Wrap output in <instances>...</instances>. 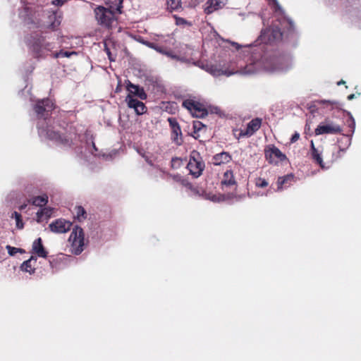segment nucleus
<instances>
[{"mask_svg": "<svg viewBox=\"0 0 361 361\" xmlns=\"http://www.w3.org/2000/svg\"><path fill=\"white\" fill-rule=\"evenodd\" d=\"M292 66L291 59L288 56H267L259 59L254 58L245 67L240 66L235 71L223 70L216 65L211 64L209 73L214 77L225 75L230 76L235 73L252 75L260 72L269 73H281L288 71Z\"/></svg>", "mask_w": 361, "mask_h": 361, "instance_id": "nucleus-1", "label": "nucleus"}, {"mask_svg": "<svg viewBox=\"0 0 361 361\" xmlns=\"http://www.w3.org/2000/svg\"><path fill=\"white\" fill-rule=\"evenodd\" d=\"M126 89L129 92L125 99L128 107L133 109L137 115L144 114L147 111L146 106L142 102L134 98V96H135L142 100L146 99L147 96L144 89L139 85L131 83L130 81H128Z\"/></svg>", "mask_w": 361, "mask_h": 361, "instance_id": "nucleus-2", "label": "nucleus"}, {"mask_svg": "<svg viewBox=\"0 0 361 361\" xmlns=\"http://www.w3.org/2000/svg\"><path fill=\"white\" fill-rule=\"evenodd\" d=\"M19 16L30 28L44 26L42 18L45 16V11L42 8L37 7V9L32 10V8L25 6Z\"/></svg>", "mask_w": 361, "mask_h": 361, "instance_id": "nucleus-3", "label": "nucleus"}, {"mask_svg": "<svg viewBox=\"0 0 361 361\" xmlns=\"http://www.w3.org/2000/svg\"><path fill=\"white\" fill-rule=\"evenodd\" d=\"M94 12L97 23L102 27L109 28L116 20L114 13L109 8L99 6L95 8Z\"/></svg>", "mask_w": 361, "mask_h": 361, "instance_id": "nucleus-4", "label": "nucleus"}, {"mask_svg": "<svg viewBox=\"0 0 361 361\" xmlns=\"http://www.w3.org/2000/svg\"><path fill=\"white\" fill-rule=\"evenodd\" d=\"M68 241L71 244L72 252L75 255H80L84 247L83 231L80 227H75L71 232Z\"/></svg>", "mask_w": 361, "mask_h": 361, "instance_id": "nucleus-5", "label": "nucleus"}, {"mask_svg": "<svg viewBox=\"0 0 361 361\" xmlns=\"http://www.w3.org/2000/svg\"><path fill=\"white\" fill-rule=\"evenodd\" d=\"M187 168L190 173L195 178H197L202 174L204 169V163L198 153L193 152L191 154Z\"/></svg>", "mask_w": 361, "mask_h": 361, "instance_id": "nucleus-6", "label": "nucleus"}, {"mask_svg": "<svg viewBox=\"0 0 361 361\" xmlns=\"http://www.w3.org/2000/svg\"><path fill=\"white\" fill-rule=\"evenodd\" d=\"M183 106L187 109L194 117L203 118L207 115V109L198 102L187 99L183 102Z\"/></svg>", "mask_w": 361, "mask_h": 361, "instance_id": "nucleus-7", "label": "nucleus"}, {"mask_svg": "<svg viewBox=\"0 0 361 361\" xmlns=\"http://www.w3.org/2000/svg\"><path fill=\"white\" fill-rule=\"evenodd\" d=\"M262 120L259 118H255L251 120L247 125L245 130H236L238 134L234 133L236 138L240 139L242 137H251L261 127Z\"/></svg>", "mask_w": 361, "mask_h": 361, "instance_id": "nucleus-8", "label": "nucleus"}, {"mask_svg": "<svg viewBox=\"0 0 361 361\" xmlns=\"http://www.w3.org/2000/svg\"><path fill=\"white\" fill-rule=\"evenodd\" d=\"M266 159L270 163L277 164L286 159V155L274 145H269L264 150Z\"/></svg>", "mask_w": 361, "mask_h": 361, "instance_id": "nucleus-9", "label": "nucleus"}, {"mask_svg": "<svg viewBox=\"0 0 361 361\" xmlns=\"http://www.w3.org/2000/svg\"><path fill=\"white\" fill-rule=\"evenodd\" d=\"M38 132L41 137H47L51 140L55 141L57 144L66 145L69 143V140L67 138L62 137L57 132L49 128L45 129L42 128L39 123H38Z\"/></svg>", "mask_w": 361, "mask_h": 361, "instance_id": "nucleus-10", "label": "nucleus"}, {"mask_svg": "<svg viewBox=\"0 0 361 361\" xmlns=\"http://www.w3.org/2000/svg\"><path fill=\"white\" fill-rule=\"evenodd\" d=\"M261 40L265 43H272L280 40L282 37V32L278 27H269L262 31Z\"/></svg>", "mask_w": 361, "mask_h": 361, "instance_id": "nucleus-11", "label": "nucleus"}, {"mask_svg": "<svg viewBox=\"0 0 361 361\" xmlns=\"http://www.w3.org/2000/svg\"><path fill=\"white\" fill-rule=\"evenodd\" d=\"M34 109L39 116L46 118V116L54 109V104L51 99H44L38 101Z\"/></svg>", "mask_w": 361, "mask_h": 361, "instance_id": "nucleus-12", "label": "nucleus"}, {"mask_svg": "<svg viewBox=\"0 0 361 361\" xmlns=\"http://www.w3.org/2000/svg\"><path fill=\"white\" fill-rule=\"evenodd\" d=\"M342 129L340 126L333 122H324L319 124L315 129V135H319L323 134H337L341 133Z\"/></svg>", "mask_w": 361, "mask_h": 361, "instance_id": "nucleus-13", "label": "nucleus"}, {"mask_svg": "<svg viewBox=\"0 0 361 361\" xmlns=\"http://www.w3.org/2000/svg\"><path fill=\"white\" fill-rule=\"evenodd\" d=\"M72 224L62 219H57L49 224L50 230L54 233H63L71 229Z\"/></svg>", "mask_w": 361, "mask_h": 361, "instance_id": "nucleus-14", "label": "nucleus"}, {"mask_svg": "<svg viewBox=\"0 0 361 361\" xmlns=\"http://www.w3.org/2000/svg\"><path fill=\"white\" fill-rule=\"evenodd\" d=\"M37 262V257L31 256L30 259L23 262L20 265V269L23 271L32 274L35 271V266Z\"/></svg>", "mask_w": 361, "mask_h": 361, "instance_id": "nucleus-15", "label": "nucleus"}, {"mask_svg": "<svg viewBox=\"0 0 361 361\" xmlns=\"http://www.w3.org/2000/svg\"><path fill=\"white\" fill-rule=\"evenodd\" d=\"M32 252L37 254L39 257L46 258L47 257V252L44 247L40 238H38L33 242Z\"/></svg>", "mask_w": 361, "mask_h": 361, "instance_id": "nucleus-16", "label": "nucleus"}, {"mask_svg": "<svg viewBox=\"0 0 361 361\" xmlns=\"http://www.w3.org/2000/svg\"><path fill=\"white\" fill-rule=\"evenodd\" d=\"M143 44L147 46L148 47L153 49L156 50L157 52L162 54L164 55L167 56L168 57L171 59H179V56L176 54H174L173 52L170 51H166L161 48V47L157 46L154 43L149 42H143Z\"/></svg>", "mask_w": 361, "mask_h": 361, "instance_id": "nucleus-17", "label": "nucleus"}, {"mask_svg": "<svg viewBox=\"0 0 361 361\" xmlns=\"http://www.w3.org/2000/svg\"><path fill=\"white\" fill-rule=\"evenodd\" d=\"M231 160V157L228 152H221L213 157L212 161L214 165H221L228 163Z\"/></svg>", "mask_w": 361, "mask_h": 361, "instance_id": "nucleus-18", "label": "nucleus"}, {"mask_svg": "<svg viewBox=\"0 0 361 361\" xmlns=\"http://www.w3.org/2000/svg\"><path fill=\"white\" fill-rule=\"evenodd\" d=\"M217 1L216 0H207L204 5V11L206 14L209 15L213 12L221 8L220 6L216 5Z\"/></svg>", "mask_w": 361, "mask_h": 361, "instance_id": "nucleus-19", "label": "nucleus"}, {"mask_svg": "<svg viewBox=\"0 0 361 361\" xmlns=\"http://www.w3.org/2000/svg\"><path fill=\"white\" fill-rule=\"evenodd\" d=\"M172 139L178 145H180L183 142L182 133L179 125H175L172 128Z\"/></svg>", "mask_w": 361, "mask_h": 361, "instance_id": "nucleus-20", "label": "nucleus"}, {"mask_svg": "<svg viewBox=\"0 0 361 361\" xmlns=\"http://www.w3.org/2000/svg\"><path fill=\"white\" fill-rule=\"evenodd\" d=\"M53 212V209L45 207L42 209L40 211L37 212V221L41 222L44 219H47L51 217Z\"/></svg>", "mask_w": 361, "mask_h": 361, "instance_id": "nucleus-21", "label": "nucleus"}, {"mask_svg": "<svg viewBox=\"0 0 361 361\" xmlns=\"http://www.w3.org/2000/svg\"><path fill=\"white\" fill-rule=\"evenodd\" d=\"M293 179H294V176L292 174H288L285 176L279 177L278 178V181H277V184H278L277 190L278 191L281 190L283 188V185H285V187H286L287 186L286 184L292 182L293 180Z\"/></svg>", "mask_w": 361, "mask_h": 361, "instance_id": "nucleus-22", "label": "nucleus"}, {"mask_svg": "<svg viewBox=\"0 0 361 361\" xmlns=\"http://www.w3.org/2000/svg\"><path fill=\"white\" fill-rule=\"evenodd\" d=\"M311 150H312V156L313 159L321 167H324L323 160L322 158L321 154L319 151L315 148L313 141H311Z\"/></svg>", "mask_w": 361, "mask_h": 361, "instance_id": "nucleus-23", "label": "nucleus"}, {"mask_svg": "<svg viewBox=\"0 0 361 361\" xmlns=\"http://www.w3.org/2000/svg\"><path fill=\"white\" fill-rule=\"evenodd\" d=\"M166 4L170 11H176L181 8V0H167Z\"/></svg>", "mask_w": 361, "mask_h": 361, "instance_id": "nucleus-24", "label": "nucleus"}, {"mask_svg": "<svg viewBox=\"0 0 361 361\" xmlns=\"http://www.w3.org/2000/svg\"><path fill=\"white\" fill-rule=\"evenodd\" d=\"M48 202L47 195H44L42 196L35 197L32 199V204L37 207H42L45 205Z\"/></svg>", "mask_w": 361, "mask_h": 361, "instance_id": "nucleus-25", "label": "nucleus"}, {"mask_svg": "<svg viewBox=\"0 0 361 361\" xmlns=\"http://www.w3.org/2000/svg\"><path fill=\"white\" fill-rule=\"evenodd\" d=\"M75 212L76 215V218L78 221H81L82 219H85L86 218V212L85 209L81 206H77L75 208Z\"/></svg>", "mask_w": 361, "mask_h": 361, "instance_id": "nucleus-26", "label": "nucleus"}, {"mask_svg": "<svg viewBox=\"0 0 361 361\" xmlns=\"http://www.w3.org/2000/svg\"><path fill=\"white\" fill-rule=\"evenodd\" d=\"M224 179L222 180V184L226 185H231L235 183V180L233 178L232 173L226 171L224 173Z\"/></svg>", "mask_w": 361, "mask_h": 361, "instance_id": "nucleus-27", "label": "nucleus"}, {"mask_svg": "<svg viewBox=\"0 0 361 361\" xmlns=\"http://www.w3.org/2000/svg\"><path fill=\"white\" fill-rule=\"evenodd\" d=\"M6 249L8 251V253L11 256H13V255H15L18 252H19V253H25V252L24 250H23L21 248H18V247H12L11 245H6Z\"/></svg>", "mask_w": 361, "mask_h": 361, "instance_id": "nucleus-28", "label": "nucleus"}, {"mask_svg": "<svg viewBox=\"0 0 361 361\" xmlns=\"http://www.w3.org/2000/svg\"><path fill=\"white\" fill-rule=\"evenodd\" d=\"M11 217L14 218L16 219L17 228H18L20 229L23 228V224L22 219H21V215L18 212H14L12 214Z\"/></svg>", "mask_w": 361, "mask_h": 361, "instance_id": "nucleus-29", "label": "nucleus"}, {"mask_svg": "<svg viewBox=\"0 0 361 361\" xmlns=\"http://www.w3.org/2000/svg\"><path fill=\"white\" fill-rule=\"evenodd\" d=\"M76 54V52L75 51H61L59 52H57L55 54L54 56L55 58H59V57H70L72 55Z\"/></svg>", "mask_w": 361, "mask_h": 361, "instance_id": "nucleus-30", "label": "nucleus"}, {"mask_svg": "<svg viewBox=\"0 0 361 361\" xmlns=\"http://www.w3.org/2000/svg\"><path fill=\"white\" fill-rule=\"evenodd\" d=\"M204 127V125L199 121H196L193 122V129H194V133H197V132L200 131Z\"/></svg>", "mask_w": 361, "mask_h": 361, "instance_id": "nucleus-31", "label": "nucleus"}, {"mask_svg": "<svg viewBox=\"0 0 361 361\" xmlns=\"http://www.w3.org/2000/svg\"><path fill=\"white\" fill-rule=\"evenodd\" d=\"M347 123H348V127L352 129V133H354L355 128V121L351 114L350 115V117L347 121Z\"/></svg>", "mask_w": 361, "mask_h": 361, "instance_id": "nucleus-32", "label": "nucleus"}, {"mask_svg": "<svg viewBox=\"0 0 361 361\" xmlns=\"http://www.w3.org/2000/svg\"><path fill=\"white\" fill-rule=\"evenodd\" d=\"M256 185L259 188H264L268 185V182L265 179L259 178L256 182Z\"/></svg>", "mask_w": 361, "mask_h": 361, "instance_id": "nucleus-33", "label": "nucleus"}, {"mask_svg": "<svg viewBox=\"0 0 361 361\" xmlns=\"http://www.w3.org/2000/svg\"><path fill=\"white\" fill-rule=\"evenodd\" d=\"M224 195H213L209 197V200H211L212 202H221L224 200Z\"/></svg>", "mask_w": 361, "mask_h": 361, "instance_id": "nucleus-34", "label": "nucleus"}, {"mask_svg": "<svg viewBox=\"0 0 361 361\" xmlns=\"http://www.w3.org/2000/svg\"><path fill=\"white\" fill-rule=\"evenodd\" d=\"M317 103L319 104H329L332 106L336 105L338 104V102H335V101H330V100H319L317 101Z\"/></svg>", "mask_w": 361, "mask_h": 361, "instance_id": "nucleus-35", "label": "nucleus"}, {"mask_svg": "<svg viewBox=\"0 0 361 361\" xmlns=\"http://www.w3.org/2000/svg\"><path fill=\"white\" fill-rule=\"evenodd\" d=\"M176 23L178 25H184L189 24L186 20L180 17H176Z\"/></svg>", "mask_w": 361, "mask_h": 361, "instance_id": "nucleus-36", "label": "nucleus"}, {"mask_svg": "<svg viewBox=\"0 0 361 361\" xmlns=\"http://www.w3.org/2000/svg\"><path fill=\"white\" fill-rule=\"evenodd\" d=\"M67 0H53L52 4L57 6H61Z\"/></svg>", "mask_w": 361, "mask_h": 361, "instance_id": "nucleus-37", "label": "nucleus"}, {"mask_svg": "<svg viewBox=\"0 0 361 361\" xmlns=\"http://www.w3.org/2000/svg\"><path fill=\"white\" fill-rule=\"evenodd\" d=\"M299 137H300V134H299L298 133L295 132V133L292 135V137H291V138H290V142H291L292 143L295 142L296 141H298V140Z\"/></svg>", "mask_w": 361, "mask_h": 361, "instance_id": "nucleus-38", "label": "nucleus"}, {"mask_svg": "<svg viewBox=\"0 0 361 361\" xmlns=\"http://www.w3.org/2000/svg\"><path fill=\"white\" fill-rule=\"evenodd\" d=\"M228 0H216L217 1V6L223 8L228 2Z\"/></svg>", "mask_w": 361, "mask_h": 361, "instance_id": "nucleus-39", "label": "nucleus"}, {"mask_svg": "<svg viewBox=\"0 0 361 361\" xmlns=\"http://www.w3.org/2000/svg\"><path fill=\"white\" fill-rule=\"evenodd\" d=\"M169 122L170 123V126L171 127V128H173V126H174L175 125H178V123H177V121L174 119V118H169Z\"/></svg>", "mask_w": 361, "mask_h": 361, "instance_id": "nucleus-40", "label": "nucleus"}, {"mask_svg": "<svg viewBox=\"0 0 361 361\" xmlns=\"http://www.w3.org/2000/svg\"><path fill=\"white\" fill-rule=\"evenodd\" d=\"M211 64L210 63H202V69L208 73Z\"/></svg>", "mask_w": 361, "mask_h": 361, "instance_id": "nucleus-41", "label": "nucleus"}, {"mask_svg": "<svg viewBox=\"0 0 361 361\" xmlns=\"http://www.w3.org/2000/svg\"><path fill=\"white\" fill-rule=\"evenodd\" d=\"M202 63H203V62H202V61H197V62H194V63H193V64H194L195 66H198V67H200V68H202Z\"/></svg>", "mask_w": 361, "mask_h": 361, "instance_id": "nucleus-42", "label": "nucleus"}, {"mask_svg": "<svg viewBox=\"0 0 361 361\" xmlns=\"http://www.w3.org/2000/svg\"><path fill=\"white\" fill-rule=\"evenodd\" d=\"M59 24V23H57V24H56L55 23H52L49 25V27H50L52 29H54Z\"/></svg>", "mask_w": 361, "mask_h": 361, "instance_id": "nucleus-43", "label": "nucleus"}, {"mask_svg": "<svg viewBox=\"0 0 361 361\" xmlns=\"http://www.w3.org/2000/svg\"><path fill=\"white\" fill-rule=\"evenodd\" d=\"M354 98H355V94H351L348 96V100H352Z\"/></svg>", "mask_w": 361, "mask_h": 361, "instance_id": "nucleus-44", "label": "nucleus"}, {"mask_svg": "<svg viewBox=\"0 0 361 361\" xmlns=\"http://www.w3.org/2000/svg\"><path fill=\"white\" fill-rule=\"evenodd\" d=\"M175 59V60H177V61H181V62H185V61H186V60H185L184 58H183V57H180V56H179V59Z\"/></svg>", "mask_w": 361, "mask_h": 361, "instance_id": "nucleus-45", "label": "nucleus"}, {"mask_svg": "<svg viewBox=\"0 0 361 361\" xmlns=\"http://www.w3.org/2000/svg\"><path fill=\"white\" fill-rule=\"evenodd\" d=\"M49 264H50V266L52 269L54 268L55 265H54V260H49Z\"/></svg>", "mask_w": 361, "mask_h": 361, "instance_id": "nucleus-46", "label": "nucleus"}, {"mask_svg": "<svg viewBox=\"0 0 361 361\" xmlns=\"http://www.w3.org/2000/svg\"><path fill=\"white\" fill-rule=\"evenodd\" d=\"M173 179L176 180H179L180 179V176L177 175V176H173Z\"/></svg>", "mask_w": 361, "mask_h": 361, "instance_id": "nucleus-47", "label": "nucleus"}, {"mask_svg": "<svg viewBox=\"0 0 361 361\" xmlns=\"http://www.w3.org/2000/svg\"><path fill=\"white\" fill-rule=\"evenodd\" d=\"M232 44L236 48V49H239V47H240L238 43L236 42H233Z\"/></svg>", "mask_w": 361, "mask_h": 361, "instance_id": "nucleus-48", "label": "nucleus"}, {"mask_svg": "<svg viewBox=\"0 0 361 361\" xmlns=\"http://www.w3.org/2000/svg\"><path fill=\"white\" fill-rule=\"evenodd\" d=\"M105 51H106L107 55L111 54V52H110L109 49L107 48L106 47H105Z\"/></svg>", "mask_w": 361, "mask_h": 361, "instance_id": "nucleus-49", "label": "nucleus"}, {"mask_svg": "<svg viewBox=\"0 0 361 361\" xmlns=\"http://www.w3.org/2000/svg\"><path fill=\"white\" fill-rule=\"evenodd\" d=\"M105 51H106L107 55L111 54V52H110L109 49L107 48L106 47H105Z\"/></svg>", "mask_w": 361, "mask_h": 361, "instance_id": "nucleus-50", "label": "nucleus"}, {"mask_svg": "<svg viewBox=\"0 0 361 361\" xmlns=\"http://www.w3.org/2000/svg\"><path fill=\"white\" fill-rule=\"evenodd\" d=\"M108 56H109V60H110V61H115V59H113V57H112L111 54L108 55Z\"/></svg>", "mask_w": 361, "mask_h": 361, "instance_id": "nucleus-51", "label": "nucleus"}, {"mask_svg": "<svg viewBox=\"0 0 361 361\" xmlns=\"http://www.w3.org/2000/svg\"><path fill=\"white\" fill-rule=\"evenodd\" d=\"M178 161H179V159L178 158H173V159H172L171 161H172V164H173V162Z\"/></svg>", "mask_w": 361, "mask_h": 361, "instance_id": "nucleus-52", "label": "nucleus"}, {"mask_svg": "<svg viewBox=\"0 0 361 361\" xmlns=\"http://www.w3.org/2000/svg\"><path fill=\"white\" fill-rule=\"evenodd\" d=\"M344 83H345V81H343V80H341V81H339L337 84H338V85H341V84H344Z\"/></svg>", "mask_w": 361, "mask_h": 361, "instance_id": "nucleus-53", "label": "nucleus"}, {"mask_svg": "<svg viewBox=\"0 0 361 361\" xmlns=\"http://www.w3.org/2000/svg\"><path fill=\"white\" fill-rule=\"evenodd\" d=\"M92 147H93V148L97 151V149H96V147H95V145H94V142H92Z\"/></svg>", "mask_w": 361, "mask_h": 361, "instance_id": "nucleus-54", "label": "nucleus"}, {"mask_svg": "<svg viewBox=\"0 0 361 361\" xmlns=\"http://www.w3.org/2000/svg\"><path fill=\"white\" fill-rule=\"evenodd\" d=\"M118 13H121V7H118Z\"/></svg>", "mask_w": 361, "mask_h": 361, "instance_id": "nucleus-55", "label": "nucleus"}, {"mask_svg": "<svg viewBox=\"0 0 361 361\" xmlns=\"http://www.w3.org/2000/svg\"><path fill=\"white\" fill-rule=\"evenodd\" d=\"M289 24H290V26H292L293 25V22L291 20H289Z\"/></svg>", "mask_w": 361, "mask_h": 361, "instance_id": "nucleus-56", "label": "nucleus"}, {"mask_svg": "<svg viewBox=\"0 0 361 361\" xmlns=\"http://www.w3.org/2000/svg\"><path fill=\"white\" fill-rule=\"evenodd\" d=\"M51 17H53V18H56V14H55V13H53V14L51 15Z\"/></svg>", "mask_w": 361, "mask_h": 361, "instance_id": "nucleus-57", "label": "nucleus"}]
</instances>
